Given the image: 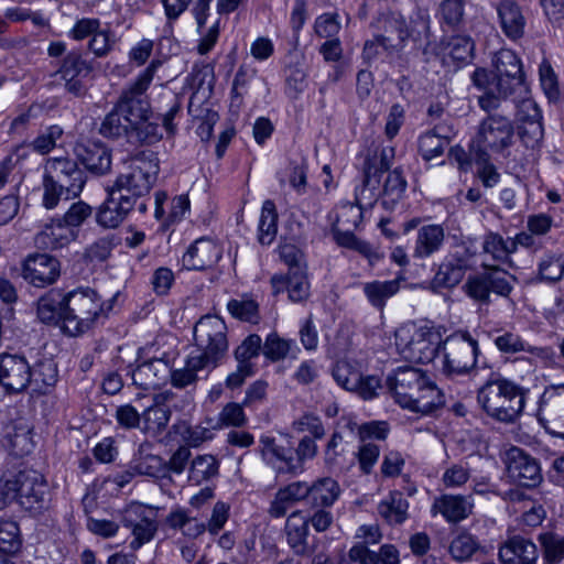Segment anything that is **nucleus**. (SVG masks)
<instances>
[{
    "instance_id": "obj_59",
    "label": "nucleus",
    "mask_w": 564,
    "mask_h": 564,
    "mask_svg": "<svg viewBox=\"0 0 564 564\" xmlns=\"http://www.w3.org/2000/svg\"><path fill=\"white\" fill-rule=\"evenodd\" d=\"M447 54L458 62H467L473 57L474 42L467 35H454L446 43Z\"/></svg>"
},
{
    "instance_id": "obj_52",
    "label": "nucleus",
    "mask_w": 564,
    "mask_h": 564,
    "mask_svg": "<svg viewBox=\"0 0 564 564\" xmlns=\"http://www.w3.org/2000/svg\"><path fill=\"white\" fill-rule=\"evenodd\" d=\"M539 77L541 87L550 101H557L561 98L558 78L550 61L543 58L539 65Z\"/></svg>"
},
{
    "instance_id": "obj_32",
    "label": "nucleus",
    "mask_w": 564,
    "mask_h": 564,
    "mask_svg": "<svg viewBox=\"0 0 564 564\" xmlns=\"http://www.w3.org/2000/svg\"><path fill=\"white\" fill-rule=\"evenodd\" d=\"M409 501L401 491H391L378 506V514L390 525L402 524L409 517Z\"/></svg>"
},
{
    "instance_id": "obj_18",
    "label": "nucleus",
    "mask_w": 564,
    "mask_h": 564,
    "mask_svg": "<svg viewBox=\"0 0 564 564\" xmlns=\"http://www.w3.org/2000/svg\"><path fill=\"white\" fill-rule=\"evenodd\" d=\"M474 509L470 497L444 494L436 497L431 506L433 516L441 514L448 523H458L467 519Z\"/></svg>"
},
{
    "instance_id": "obj_5",
    "label": "nucleus",
    "mask_w": 564,
    "mask_h": 564,
    "mask_svg": "<svg viewBox=\"0 0 564 564\" xmlns=\"http://www.w3.org/2000/svg\"><path fill=\"white\" fill-rule=\"evenodd\" d=\"M64 333L77 336L87 332L101 313L100 297L91 289L65 293Z\"/></svg>"
},
{
    "instance_id": "obj_54",
    "label": "nucleus",
    "mask_w": 564,
    "mask_h": 564,
    "mask_svg": "<svg viewBox=\"0 0 564 564\" xmlns=\"http://www.w3.org/2000/svg\"><path fill=\"white\" fill-rule=\"evenodd\" d=\"M294 345L293 340L284 339L280 337L276 333H271L265 338V341L262 347V352L269 360L275 362L284 359L291 347Z\"/></svg>"
},
{
    "instance_id": "obj_57",
    "label": "nucleus",
    "mask_w": 564,
    "mask_h": 564,
    "mask_svg": "<svg viewBox=\"0 0 564 564\" xmlns=\"http://www.w3.org/2000/svg\"><path fill=\"white\" fill-rule=\"evenodd\" d=\"M107 194L113 196L119 203L128 205L127 207L131 212L137 208L140 214H144L148 209L147 196L137 192H126L121 187H117V185L112 184L107 187Z\"/></svg>"
},
{
    "instance_id": "obj_23",
    "label": "nucleus",
    "mask_w": 564,
    "mask_h": 564,
    "mask_svg": "<svg viewBox=\"0 0 564 564\" xmlns=\"http://www.w3.org/2000/svg\"><path fill=\"white\" fill-rule=\"evenodd\" d=\"M64 306L65 293L62 290L52 289L37 300L36 317L45 325H61L64 330Z\"/></svg>"
},
{
    "instance_id": "obj_64",
    "label": "nucleus",
    "mask_w": 564,
    "mask_h": 564,
    "mask_svg": "<svg viewBox=\"0 0 564 564\" xmlns=\"http://www.w3.org/2000/svg\"><path fill=\"white\" fill-rule=\"evenodd\" d=\"M229 313L241 321L256 323L259 317V307L253 300H230L227 304Z\"/></svg>"
},
{
    "instance_id": "obj_33",
    "label": "nucleus",
    "mask_w": 564,
    "mask_h": 564,
    "mask_svg": "<svg viewBox=\"0 0 564 564\" xmlns=\"http://www.w3.org/2000/svg\"><path fill=\"white\" fill-rule=\"evenodd\" d=\"M285 531L288 543L297 555L310 554L307 544L308 521L301 511H294L286 520Z\"/></svg>"
},
{
    "instance_id": "obj_25",
    "label": "nucleus",
    "mask_w": 564,
    "mask_h": 564,
    "mask_svg": "<svg viewBox=\"0 0 564 564\" xmlns=\"http://www.w3.org/2000/svg\"><path fill=\"white\" fill-rule=\"evenodd\" d=\"M172 395L171 392L158 393L153 398V404L149 405L142 413L143 431L151 436L160 435L171 417V411L165 401Z\"/></svg>"
},
{
    "instance_id": "obj_11",
    "label": "nucleus",
    "mask_w": 564,
    "mask_h": 564,
    "mask_svg": "<svg viewBox=\"0 0 564 564\" xmlns=\"http://www.w3.org/2000/svg\"><path fill=\"white\" fill-rule=\"evenodd\" d=\"M61 275V262L47 253H31L21 263V276L35 288L54 284Z\"/></svg>"
},
{
    "instance_id": "obj_9",
    "label": "nucleus",
    "mask_w": 564,
    "mask_h": 564,
    "mask_svg": "<svg viewBox=\"0 0 564 564\" xmlns=\"http://www.w3.org/2000/svg\"><path fill=\"white\" fill-rule=\"evenodd\" d=\"M443 371L448 376L469 372L476 365L478 343L468 333H455L443 341Z\"/></svg>"
},
{
    "instance_id": "obj_10",
    "label": "nucleus",
    "mask_w": 564,
    "mask_h": 564,
    "mask_svg": "<svg viewBox=\"0 0 564 564\" xmlns=\"http://www.w3.org/2000/svg\"><path fill=\"white\" fill-rule=\"evenodd\" d=\"M488 116L481 120L476 135V149L501 152L512 144L513 123L509 116L498 110H485Z\"/></svg>"
},
{
    "instance_id": "obj_48",
    "label": "nucleus",
    "mask_w": 564,
    "mask_h": 564,
    "mask_svg": "<svg viewBox=\"0 0 564 564\" xmlns=\"http://www.w3.org/2000/svg\"><path fill=\"white\" fill-rule=\"evenodd\" d=\"M126 527L132 528L134 539L131 541L130 546L138 550L144 543L151 541L158 531V523L155 520L142 518L139 522L134 523L127 517L123 520Z\"/></svg>"
},
{
    "instance_id": "obj_6",
    "label": "nucleus",
    "mask_w": 564,
    "mask_h": 564,
    "mask_svg": "<svg viewBox=\"0 0 564 564\" xmlns=\"http://www.w3.org/2000/svg\"><path fill=\"white\" fill-rule=\"evenodd\" d=\"M194 340L200 350L197 356L215 368L228 350L225 322L216 315L200 317L194 326Z\"/></svg>"
},
{
    "instance_id": "obj_29",
    "label": "nucleus",
    "mask_w": 564,
    "mask_h": 564,
    "mask_svg": "<svg viewBox=\"0 0 564 564\" xmlns=\"http://www.w3.org/2000/svg\"><path fill=\"white\" fill-rule=\"evenodd\" d=\"M522 107L528 110L529 115L528 118L522 119L518 133L527 148L535 149L540 147L544 135L541 112L532 100H524Z\"/></svg>"
},
{
    "instance_id": "obj_50",
    "label": "nucleus",
    "mask_w": 564,
    "mask_h": 564,
    "mask_svg": "<svg viewBox=\"0 0 564 564\" xmlns=\"http://www.w3.org/2000/svg\"><path fill=\"white\" fill-rule=\"evenodd\" d=\"M447 145L448 140L436 133L435 130L425 132L419 139V151L426 161L442 155Z\"/></svg>"
},
{
    "instance_id": "obj_14",
    "label": "nucleus",
    "mask_w": 564,
    "mask_h": 564,
    "mask_svg": "<svg viewBox=\"0 0 564 564\" xmlns=\"http://www.w3.org/2000/svg\"><path fill=\"white\" fill-rule=\"evenodd\" d=\"M30 364L18 354H0V386L9 393L24 391L30 384Z\"/></svg>"
},
{
    "instance_id": "obj_51",
    "label": "nucleus",
    "mask_w": 564,
    "mask_h": 564,
    "mask_svg": "<svg viewBox=\"0 0 564 564\" xmlns=\"http://www.w3.org/2000/svg\"><path fill=\"white\" fill-rule=\"evenodd\" d=\"M335 381L345 390L352 391L360 383L361 372L347 360H339L333 368Z\"/></svg>"
},
{
    "instance_id": "obj_15",
    "label": "nucleus",
    "mask_w": 564,
    "mask_h": 564,
    "mask_svg": "<svg viewBox=\"0 0 564 564\" xmlns=\"http://www.w3.org/2000/svg\"><path fill=\"white\" fill-rule=\"evenodd\" d=\"M48 500V485L43 475L33 469L20 470V506L30 511H40Z\"/></svg>"
},
{
    "instance_id": "obj_58",
    "label": "nucleus",
    "mask_w": 564,
    "mask_h": 564,
    "mask_svg": "<svg viewBox=\"0 0 564 564\" xmlns=\"http://www.w3.org/2000/svg\"><path fill=\"white\" fill-rule=\"evenodd\" d=\"M539 274L543 281H558L564 274V258L551 253L545 254L539 263Z\"/></svg>"
},
{
    "instance_id": "obj_53",
    "label": "nucleus",
    "mask_w": 564,
    "mask_h": 564,
    "mask_svg": "<svg viewBox=\"0 0 564 564\" xmlns=\"http://www.w3.org/2000/svg\"><path fill=\"white\" fill-rule=\"evenodd\" d=\"M474 160L478 165L477 174L484 186L492 187L498 184L500 174L494 164L490 163L488 152L484 149H474Z\"/></svg>"
},
{
    "instance_id": "obj_35",
    "label": "nucleus",
    "mask_w": 564,
    "mask_h": 564,
    "mask_svg": "<svg viewBox=\"0 0 564 564\" xmlns=\"http://www.w3.org/2000/svg\"><path fill=\"white\" fill-rule=\"evenodd\" d=\"M206 369H213L212 365L203 360L197 355H191L185 361V366L181 369H171V383L173 387L183 389L194 384L199 379V373Z\"/></svg>"
},
{
    "instance_id": "obj_47",
    "label": "nucleus",
    "mask_w": 564,
    "mask_h": 564,
    "mask_svg": "<svg viewBox=\"0 0 564 564\" xmlns=\"http://www.w3.org/2000/svg\"><path fill=\"white\" fill-rule=\"evenodd\" d=\"M93 65L85 59L79 51L68 52L59 66L61 76L86 77L93 72Z\"/></svg>"
},
{
    "instance_id": "obj_49",
    "label": "nucleus",
    "mask_w": 564,
    "mask_h": 564,
    "mask_svg": "<svg viewBox=\"0 0 564 564\" xmlns=\"http://www.w3.org/2000/svg\"><path fill=\"white\" fill-rule=\"evenodd\" d=\"M478 549L477 539L467 532H462L452 540L448 551L455 561L464 562L469 560Z\"/></svg>"
},
{
    "instance_id": "obj_12",
    "label": "nucleus",
    "mask_w": 564,
    "mask_h": 564,
    "mask_svg": "<svg viewBox=\"0 0 564 564\" xmlns=\"http://www.w3.org/2000/svg\"><path fill=\"white\" fill-rule=\"evenodd\" d=\"M505 463L508 477L518 486L535 488L543 476L539 462L523 449L512 446L506 452Z\"/></svg>"
},
{
    "instance_id": "obj_30",
    "label": "nucleus",
    "mask_w": 564,
    "mask_h": 564,
    "mask_svg": "<svg viewBox=\"0 0 564 564\" xmlns=\"http://www.w3.org/2000/svg\"><path fill=\"white\" fill-rule=\"evenodd\" d=\"M31 427L23 421L11 423L6 429L3 445L18 457L25 456L33 451L34 444Z\"/></svg>"
},
{
    "instance_id": "obj_2",
    "label": "nucleus",
    "mask_w": 564,
    "mask_h": 564,
    "mask_svg": "<svg viewBox=\"0 0 564 564\" xmlns=\"http://www.w3.org/2000/svg\"><path fill=\"white\" fill-rule=\"evenodd\" d=\"M387 386L395 402L413 412L430 414L444 404L441 390L419 368H398L387 378Z\"/></svg>"
},
{
    "instance_id": "obj_38",
    "label": "nucleus",
    "mask_w": 564,
    "mask_h": 564,
    "mask_svg": "<svg viewBox=\"0 0 564 564\" xmlns=\"http://www.w3.org/2000/svg\"><path fill=\"white\" fill-rule=\"evenodd\" d=\"M128 205L119 203L113 196L108 195L96 214V221L105 228H117L131 213Z\"/></svg>"
},
{
    "instance_id": "obj_40",
    "label": "nucleus",
    "mask_w": 564,
    "mask_h": 564,
    "mask_svg": "<svg viewBox=\"0 0 564 564\" xmlns=\"http://www.w3.org/2000/svg\"><path fill=\"white\" fill-rule=\"evenodd\" d=\"M278 232V212L272 200L267 199L262 204L258 225V241L263 246L271 245Z\"/></svg>"
},
{
    "instance_id": "obj_4",
    "label": "nucleus",
    "mask_w": 564,
    "mask_h": 564,
    "mask_svg": "<svg viewBox=\"0 0 564 564\" xmlns=\"http://www.w3.org/2000/svg\"><path fill=\"white\" fill-rule=\"evenodd\" d=\"M398 354L410 362L429 364L437 355L442 335L433 326L404 324L395 330Z\"/></svg>"
},
{
    "instance_id": "obj_17",
    "label": "nucleus",
    "mask_w": 564,
    "mask_h": 564,
    "mask_svg": "<svg viewBox=\"0 0 564 564\" xmlns=\"http://www.w3.org/2000/svg\"><path fill=\"white\" fill-rule=\"evenodd\" d=\"M221 258L220 247L209 238L195 240L182 258L187 270H206L214 267Z\"/></svg>"
},
{
    "instance_id": "obj_45",
    "label": "nucleus",
    "mask_w": 564,
    "mask_h": 564,
    "mask_svg": "<svg viewBox=\"0 0 564 564\" xmlns=\"http://www.w3.org/2000/svg\"><path fill=\"white\" fill-rule=\"evenodd\" d=\"M398 291L399 282L397 280L373 281L364 285V292L368 301L376 307H382L386 301Z\"/></svg>"
},
{
    "instance_id": "obj_27",
    "label": "nucleus",
    "mask_w": 564,
    "mask_h": 564,
    "mask_svg": "<svg viewBox=\"0 0 564 564\" xmlns=\"http://www.w3.org/2000/svg\"><path fill=\"white\" fill-rule=\"evenodd\" d=\"M383 32L377 35V41L389 54H399L410 36L405 21L399 18H384Z\"/></svg>"
},
{
    "instance_id": "obj_37",
    "label": "nucleus",
    "mask_w": 564,
    "mask_h": 564,
    "mask_svg": "<svg viewBox=\"0 0 564 564\" xmlns=\"http://www.w3.org/2000/svg\"><path fill=\"white\" fill-rule=\"evenodd\" d=\"M30 384L34 391L46 393L57 382V366L52 359L40 360L33 367L30 366Z\"/></svg>"
},
{
    "instance_id": "obj_42",
    "label": "nucleus",
    "mask_w": 564,
    "mask_h": 564,
    "mask_svg": "<svg viewBox=\"0 0 564 564\" xmlns=\"http://www.w3.org/2000/svg\"><path fill=\"white\" fill-rule=\"evenodd\" d=\"M133 124L128 118L113 107V109L102 120L99 133L106 138H120L128 135L132 131Z\"/></svg>"
},
{
    "instance_id": "obj_16",
    "label": "nucleus",
    "mask_w": 564,
    "mask_h": 564,
    "mask_svg": "<svg viewBox=\"0 0 564 564\" xmlns=\"http://www.w3.org/2000/svg\"><path fill=\"white\" fill-rule=\"evenodd\" d=\"M259 442L263 459L278 473L295 475L300 471V464L295 462L292 446L278 444L270 436H262Z\"/></svg>"
},
{
    "instance_id": "obj_39",
    "label": "nucleus",
    "mask_w": 564,
    "mask_h": 564,
    "mask_svg": "<svg viewBox=\"0 0 564 564\" xmlns=\"http://www.w3.org/2000/svg\"><path fill=\"white\" fill-rule=\"evenodd\" d=\"M219 462L210 455H197L191 462L188 468V480L194 485H200L204 481H208L218 475Z\"/></svg>"
},
{
    "instance_id": "obj_46",
    "label": "nucleus",
    "mask_w": 564,
    "mask_h": 564,
    "mask_svg": "<svg viewBox=\"0 0 564 564\" xmlns=\"http://www.w3.org/2000/svg\"><path fill=\"white\" fill-rule=\"evenodd\" d=\"M496 347L505 354H517L527 351L535 356H542L544 350L539 347L530 346L521 337L513 333H503L495 338Z\"/></svg>"
},
{
    "instance_id": "obj_26",
    "label": "nucleus",
    "mask_w": 564,
    "mask_h": 564,
    "mask_svg": "<svg viewBox=\"0 0 564 564\" xmlns=\"http://www.w3.org/2000/svg\"><path fill=\"white\" fill-rule=\"evenodd\" d=\"M77 159L91 173L104 175L110 171V151L100 143H79L75 148Z\"/></svg>"
},
{
    "instance_id": "obj_31",
    "label": "nucleus",
    "mask_w": 564,
    "mask_h": 564,
    "mask_svg": "<svg viewBox=\"0 0 564 564\" xmlns=\"http://www.w3.org/2000/svg\"><path fill=\"white\" fill-rule=\"evenodd\" d=\"M348 556L360 564H400L399 552L392 544L382 545L379 553H376L366 544L358 543L349 550Z\"/></svg>"
},
{
    "instance_id": "obj_44",
    "label": "nucleus",
    "mask_w": 564,
    "mask_h": 564,
    "mask_svg": "<svg viewBox=\"0 0 564 564\" xmlns=\"http://www.w3.org/2000/svg\"><path fill=\"white\" fill-rule=\"evenodd\" d=\"M145 445L139 447V455L131 464V469L138 474L149 477H159L165 471V462L158 455L144 454Z\"/></svg>"
},
{
    "instance_id": "obj_36",
    "label": "nucleus",
    "mask_w": 564,
    "mask_h": 564,
    "mask_svg": "<svg viewBox=\"0 0 564 564\" xmlns=\"http://www.w3.org/2000/svg\"><path fill=\"white\" fill-rule=\"evenodd\" d=\"M308 500L316 507H330L340 496V487L338 482L329 477L321 478L308 484Z\"/></svg>"
},
{
    "instance_id": "obj_41",
    "label": "nucleus",
    "mask_w": 564,
    "mask_h": 564,
    "mask_svg": "<svg viewBox=\"0 0 564 564\" xmlns=\"http://www.w3.org/2000/svg\"><path fill=\"white\" fill-rule=\"evenodd\" d=\"M482 251L497 262H508L510 256L516 252L514 242L511 238L505 239L497 232H488L482 240Z\"/></svg>"
},
{
    "instance_id": "obj_55",
    "label": "nucleus",
    "mask_w": 564,
    "mask_h": 564,
    "mask_svg": "<svg viewBox=\"0 0 564 564\" xmlns=\"http://www.w3.org/2000/svg\"><path fill=\"white\" fill-rule=\"evenodd\" d=\"M20 495V470L6 471L0 477V508L17 500Z\"/></svg>"
},
{
    "instance_id": "obj_22",
    "label": "nucleus",
    "mask_w": 564,
    "mask_h": 564,
    "mask_svg": "<svg viewBox=\"0 0 564 564\" xmlns=\"http://www.w3.org/2000/svg\"><path fill=\"white\" fill-rule=\"evenodd\" d=\"M499 558L502 564H534L538 549L531 540L516 535L499 547Z\"/></svg>"
},
{
    "instance_id": "obj_43",
    "label": "nucleus",
    "mask_w": 564,
    "mask_h": 564,
    "mask_svg": "<svg viewBox=\"0 0 564 564\" xmlns=\"http://www.w3.org/2000/svg\"><path fill=\"white\" fill-rule=\"evenodd\" d=\"M381 177L372 166L368 165L365 170V178L361 188L356 194V200L360 206L371 207L381 195L380 191Z\"/></svg>"
},
{
    "instance_id": "obj_34",
    "label": "nucleus",
    "mask_w": 564,
    "mask_h": 564,
    "mask_svg": "<svg viewBox=\"0 0 564 564\" xmlns=\"http://www.w3.org/2000/svg\"><path fill=\"white\" fill-rule=\"evenodd\" d=\"M445 232L441 225H425L417 230L413 257L427 258L440 250Z\"/></svg>"
},
{
    "instance_id": "obj_20",
    "label": "nucleus",
    "mask_w": 564,
    "mask_h": 564,
    "mask_svg": "<svg viewBox=\"0 0 564 564\" xmlns=\"http://www.w3.org/2000/svg\"><path fill=\"white\" fill-rule=\"evenodd\" d=\"M171 376L169 362L162 358H153L139 364L132 371L133 383L141 389L160 388Z\"/></svg>"
},
{
    "instance_id": "obj_60",
    "label": "nucleus",
    "mask_w": 564,
    "mask_h": 564,
    "mask_svg": "<svg viewBox=\"0 0 564 564\" xmlns=\"http://www.w3.org/2000/svg\"><path fill=\"white\" fill-rule=\"evenodd\" d=\"M406 187V181L404 180L401 171L398 169L390 172L384 181L381 194L384 198L383 204L388 203V199L391 203L399 200Z\"/></svg>"
},
{
    "instance_id": "obj_13",
    "label": "nucleus",
    "mask_w": 564,
    "mask_h": 564,
    "mask_svg": "<svg viewBox=\"0 0 564 564\" xmlns=\"http://www.w3.org/2000/svg\"><path fill=\"white\" fill-rule=\"evenodd\" d=\"M44 176L66 188L68 197L80 195L86 178L77 163L68 158L48 159L44 166Z\"/></svg>"
},
{
    "instance_id": "obj_28",
    "label": "nucleus",
    "mask_w": 564,
    "mask_h": 564,
    "mask_svg": "<svg viewBox=\"0 0 564 564\" xmlns=\"http://www.w3.org/2000/svg\"><path fill=\"white\" fill-rule=\"evenodd\" d=\"M308 484L305 481H294L280 488L274 496L269 508V513L273 518H281L296 502L308 499Z\"/></svg>"
},
{
    "instance_id": "obj_62",
    "label": "nucleus",
    "mask_w": 564,
    "mask_h": 564,
    "mask_svg": "<svg viewBox=\"0 0 564 564\" xmlns=\"http://www.w3.org/2000/svg\"><path fill=\"white\" fill-rule=\"evenodd\" d=\"M464 278V269L462 265L453 262H444L440 265L434 283L442 288H453L457 285Z\"/></svg>"
},
{
    "instance_id": "obj_19",
    "label": "nucleus",
    "mask_w": 564,
    "mask_h": 564,
    "mask_svg": "<svg viewBox=\"0 0 564 564\" xmlns=\"http://www.w3.org/2000/svg\"><path fill=\"white\" fill-rule=\"evenodd\" d=\"M499 24L503 34L511 41L523 37L527 18L516 0H501L496 6Z\"/></svg>"
},
{
    "instance_id": "obj_24",
    "label": "nucleus",
    "mask_w": 564,
    "mask_h": 564,
    "mask_svg": "<svg viewBox=\"0 0 564 564\" xmlns=\"http://www.w3.org/2000/svg\"><path fill=\"white\" fill-rule=\"evenodd\" d=\"M271 285L274 294L286 290L292 302H303L310 295V284L304 269H295L286 275L274 274L271 278Z\"/></svg>"
},
{
    "instance_id": "obj_56",
    "label": "nucleus",
    "mask_w": 564,
    "mask_h": 564,
    "mask_svg": "<svg viewBox=\"0 0 564 564\" xmlns=\"http://www.w3.org/2000/svg\"><path fill=\"white\" fill-rule=\"evenodd\" d=\"M21 547L20 530L13 521H0V551L15 553Z\"/></svg>"
},
{
    "instance_id": "obj_3",
    "label": "nucleus",
    "mask_w": 564,
    "mask_h": 564,
    "mask_svg": "<svg viewBox=\"0 0 564 564\" xmlns=\"http://www.w3.org/2000/svg\"><path fill=\"white\" fill-rule=\"evenodd\" d=\"M528 390L500 375H492L477 391V402L491 419L512 424L521 416Z\"/></svg>"
},
{
    "instance_id": "obj_61",
    "label": "nucleus",
    "mask_w": 564,
    "mask_h": 564,
    "mask_svg": "<svg viewBox=\"0 0 564 564\" xmlns=\"http://www.w3.org/2000/svg\"><path fill=\"white\" fill-rule=\"evenodd\" d=\"M63 133L59 126H50L32 141L31 148L40 154H47L56 147Z\"/></svg>"
},
{
    "instance_id": "obj_1",
    "label": "nucleus",
    "mask_w": 564,
    "mask_h": 564,
    "mask_svg": "<svg viewBox=\"0 0 564 564\" xmlns=\"http://www.w3.org/2000/svg\"><path fill=\"white\" fill-rule=\"evenodd\" d=\"M495 74L477 68L473 76L474 85L482 91L478 105L482 110H499L502 102L524 89V74L518 55L511 50H500L494 58Z\"/></svg>"
},
{
    "instance_id": "obj_7",
    "label": "nucleus",
    "mask_w": 564,
    "mask_h": 564,
    "mask_svg": "<svg viewBox=\"0 0 564 564\" xmlns=\"http://www.w3.org/2000/svg\"><path fill=\"white\" fill-rule=\"evenodd\" d=\"M159 61H152L151 64L138 76L129 87L122 90L116 108L128 118L133 126L142 124L144 119H149L150 105L144 96L149 88L154 73L160 66Z\"/></svg>"
},
{
    "instance_id": "obj_21",
    "label": "nucleus",
    "mask_w": 564,
    "mask_h": 564,
    "mask_svg": "<svg viewBox=\"0 0 564 564\" xmlns=\"http://www.w3.org/2000/svg\"><path fill=\"white\" fill-rule=\"evenodd\" d=\"M76 238V229L70 228L57 218L46 224L36 234L34 242L40 249L54 251L67 247Z\"/></svg>"
},
{
    "instance_id": "obj_8",
    "label": "nucleus",
    "mask_w": 564,
    "mask_h": 564,
    "mask_svg": "<svg viewBox=\"0 0 564 564\" xmlns=\"http://www.w3.org/2000/svg\"><path fill=\"white\" fill-rule=\"evenodd\" d=\"M160 166L153 152H141L131 158L126 170L116 177L113 185L126 192H137L148 196L156 181Z\"/></svg>"
},
{
    "instance_id": "obj_63",
    "label": "nucleus",
    "mask_w": 564,
    "mask_h": 564,
    "mask_svg": "<svg viewBox=\"0 0 564 564\" xmlns=\"http://www.w3.org/2000/svg\"><path fill=\"white\" fill-rule=\"evenodd\" d=\"M118 245V239L115 235H108L97 239L85 251V257L94 262H102L109 258L115 246Z\"/></svg>"
}]
</instances>
